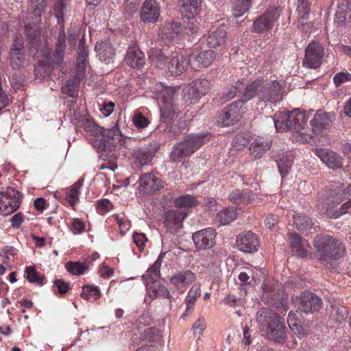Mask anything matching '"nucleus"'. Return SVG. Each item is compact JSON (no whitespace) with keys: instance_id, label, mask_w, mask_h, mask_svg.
<instances>
[{"instance_id":"dca6fc26","label":"nucleus","mask_w":351,"mask_h":351,"mask_svg":"<svg viewBox=\"0 0 351 351\" xmlns=\"http://www.w3.org/2000/svg\"><path fill=\"white\" fill-rule=\"evenodd\" d=\"M315 153L328 168L337 170L343 167V158L336 152L328 149L317 148Z\"/></svg>"},{"instance_id":"f704fd0d","label":"nucleus","mask_w":351,"mask_h":351,"mask_svg":"<svg viewBox=\"0 0 351 351\" xmlns=\"http://www.w3.org/2000/svg\"><path fill=\"white\" fill-rule=\"evenodd\" d=\"M146 284L147 289L150 292L152 291L153 295L154 297H163L168 298L169 300L171 299V295H170L168 289L160 282L158 279L150 280V282H145Z\"/></svg>"},{"instance_id":"e433bc0d","label":"nucleus","mask_w":351,"mask_h":351,"mask_svg":"<svg viewBox=\"0 0 351 351\" xmlns=\"http://www.w3.org/2000/svg\"><path fill=\"white\" fill-rule=\"evenodd\" d=\"M253 193L251 191L245 190L241 191L235 189L232 191L229 195L230 200L237 204L242 203H250L252 199Z\"/></svg>"},{"instance_id":"f257e3e1","label":"nucleus","mask_w":351,"mask_h":351,"mask_svg":"<svg viewBox=\"0 0 351 351\" xmlns=\"http://www.w3.org/2000/svg\"><path fill=\"white\" fill-rule=\"evenodd\" d=\"M284 89L276 80L256 79L246 85L243 100L247 101L256 97L260 102L276 104L282 99Z\"/></svg>"},{"instance_id":"4468645a","label":"nucleus","mask_w":351,"mask_h":351,"mask_svg":"<svg viewBox=\"0 0 351 351\" xmlns=\"http://www.w3.org/2000/svg\"><path fill=\"white\" fill-rule=\"evenodd\" d=\"M332 117L329 113L319 110L311 121L312 132L315 135H324L332 125Z\"/></svg>"},{"instance_id":"5701e85b","label":"nucleus","mask_w":351,"mask_h":351,"mask_svg":"<svg viewBox=\"0 0 351 351\" xmlns=\"http://www.w3.org/2000/svg\"><path fill=\"white\" fill-rule=\"evenodd\" d=\"M125 60L133 69H141L145 63V55L136 44L129 47Z\"/></svg>"},{"instance_id":"c03bdc74","label":"nucleus","mask_w":351,"mask_h":351,"mask_svg":"<svg viewBox=\"0 0 351 351\" xmlns=\"http://www.w3.org/2000/svg\"><path fill=\"white\" fill-rule=\"evenodd\" d=\"M251 6V0H234L232 15L239 18L248 11Z\"/></svg>"},{"instance_id":"0e129e2a","label":"nucleus","mask_w":351,"mask_h":351,"mask_svg":"<svg viewBox=\"0 0 351 351\" xmlns=\"http://www.w3.org/2000/svg\"><path fill=\"white\" fill-rule=\"evenodd\" d=\"M133 240L139 249L143 248L145 243L147 241L144 234L137 232L133 234Z\"/></svg>"},{"instance_id":"7c9ffc66","label":"nucleus","mask_w":351,"mask_h":351,"mask_svg":"<svg viewBox=\"0 0 351 351\" xmlns=\"http://www.w3.org/2000/svg\"><path fill=\"white\" fill-rule=\"evenodd\" d=\"M265 333L269 339L277 343H284L287 339L285 327L280 319L269 328L268 330H266Z\"/></svg>"},{"instance_id":"13d9d810","label":"nucleus","mask_w":351,"mask_h":351,"mask_svg":"<svg viewBox=\"0 0 351 351\" xmlns=\"http://www.w3.org/2000/svg\"><path fill=\"white\" fill-rule=\"evenodd\" d=\"M132 121L134 125L138 128H144L149 124L148 119L141 113L134 114Z\"/></svg>"},{"instance_id":"6ab92c4d","label":"nucleus","mask_w":351,"mask_h":351,"mask_svg":"<svg viewBox=\"0 0 351 351\" xmlns=\"http://www.w3.org/2000/svg\"><path fill=\"white\" fill-rule=\"evenodd\" d=\"M280 316L271 309L261 308L256 315V320L261 331L268 330L274 324L278 323Z\"/></svg>"},{"instance_id":"a18cd8bd","label":"nucleus","mask_w":351,"mask_h":351,"mask_svg":"<svg viewBox=\"0 0 351 351\" xmlns=\"http://www.w3.org/2000/svg\"><path fill=\"white\" fill-rule=\"evenodd\" d=\"M84 180L82 178L78 180L71 188L66 191V196L69 198V202L73 207L78 200L80 194L79 190L83 184Z\"/></svg>"},{"instance_id":"39448f33","label":"nucleus","mask_w":351,"mask_h":351,"mask_svg":"<svg viewBox=\"0 0 351 351\" xmlns=\"http://www.w3.org/2000/svg\"><path fill=\"white\" fill-rule=\"evenodd\" d=\"M130 138L123 137L117 125L110 129H104L101 138L93 141V147L97 152H106L107 155L112 153L117 145L127 146V141Z\"/></svg>"},{"instance_id":"0eeeda50","label":"nucleus","mask_w":351,"mask_h":351,"mask_svg":"<svg viewBox=\"0 0 351 351\" xmlns=\"http://www.w3.org/2000/svg\"><path fill=\"white\" fill-rule=\"evenodd\" d=\"M21 195L12 187H8L0 193V214L10 215L16 211L21 205Z\"/></svg>"},{"instance_id":"bb28decb","label":"nucleus","mask_w":351,"mask_h":351,"mask_svg":"<svg viewBox=\"0 0 351 351\" xmlns=\"http://www.w3.org/2000/svg\"><path fill=\"white\" fill-rule=\"evenodd\" d=\"M289 243L292 250L300 258H304L307 256L308 252L306 246H308L306 241H303L301 237L297 233H289Z\"/></svg>"},{"instance_id":"f8f14e48","label":"nucleus","mask_w":351,"mask_h":351,"mask_svg":"<svg viewBox=\"0 0 351 351\" xmlns=\"http://www.w3.org/2000/svg\"><path fill=\"white\" fill-rule=\"evenodd\" d=\"M322 305V299L316 294L304 291L300 294L299 298V309L305 313H314L318 311Z\"/></svg>"},{"instance_id":"c85d7f7f","label":"nucleus","mask_w":351,"mask_h":351,"mask_svg":"<svg viewBox=\"0 0 351 351\" xmlns=\"http://www.w3.org/2000/svg\"><path fill=\"white\" fill-rule=\"evenodd\" d=\"M226 27L224 25H220L211 30L207 37V44L210 47H217L223 45L226 38Z\"/></svg>"},{"instance_id":"1a4fd4ad","label":"nucleus","mask_w":351,"mask_h":351,"mask_svg":"<svg viewBox=\"0 0 351 351\" xmlns=\"http://www.w3.org/2000/svg\"><path fill=\"white\" fill-rule=\"evenodd\" d=\"M324 56V48L319 42L311 41L305 49V56L302 61L304 66L317 69L320 66Z\"/></svg>"},{"instance_id":"473e14b6","label":"nucleus","mask_w":351,"mask_h":351,"mask_svg":"<svg viewBox=\"0 0 351 351\" xmlns=\"http://www.w3.org/2000/svg\"><path fill=\"white\" fill-rule=\"evenodd\" d=\"M86 40L84 37L81 38L77 49V75H83L85 71L88 50L86 47Z\"/></svg>"},{"instance_id":"aec40b11","label":"nucleus","mask_w":351,"mask_h":351,"mask_svg":"<svg viewBox=\"0 0 351 351\" xmlns=\"http://www.w3.org/2000/svg\"><path fill=\"white\" fill-rule=\"evenodd\" d=\"M158 149V145L152 144L138 148L135 152V167L141 168L147 165L153 159Z\"/></svg>"},{"instance_id":"5fc2aeb1","label":"nucleus","mask_w":351,"mask_h":351,"mask_svg":"<svg viewBox=\"0 0 351 351\" xmlns=\"http://www.w3.org/2000/svg\"><path fill=\"white\" fill-rule=\"evenodd\" d=\"M51 73V66L48 63L38 64L34 68V75L36 79L42 80L49 75Z\"/></svg>"},{"instance_id":"7ed1b4c3","label":"nucleus","mask_w":351,"mask_h":351,"mask_svg":"<svg viewBox=\"0 0 351 351\" xmlns=\"http://www.w3.org/2000/svg\"><path fill=\"white\" fill-rule=\"evenodd\" d=\"M314 245L322 261L337 260L344 253L341 243L329 235L317 236L314 240Z\"/></svg>"},{"instance_id":"423d86ee","label":"nucleus","mask_w":351,"mask_h":351,"mask_svg":"<svg viewBox=\"0 0 351 351\" xmlns=\"http://www.w3.org/2000/svg\"><path fill=\"white\" fill-rule=\"evenodd\" d=\"M351 213V185L346 187L343 185L338 187L335 195L328 205L326 213L330 217L337 218L346 213Z\"/></svg>"},{"instance_id":"4c0bfd02","label":"nucleus","mask_w":351,"mask_h":351,"mask_svg":"<svg viewBox=\"0 0 351 351\" xmlns=\"http://www.w3.org/2000/svg\"><path fill=\"white\" fill-rule=\"evenodd\" d=\"M293 219L296 228L303 233H307L314 225L311 218L300 213L295 215Z\"/></svg>"},{"instance_id":"a878e982","label":"nucleus","mask_w":351,"mask_h":351,"mask_svg":"<svg viewBox=\"0 0 351 351\" xmlns=\"http://www.w3.org/2000/svg\"><path fill=\"white\" fill-rule=\"evenodd\" d=\"M271 142L269 138L258 136L250 147L251 155L256 158H261L270 149Z\"/></svg>"},{"instance_id":"37998d69","label":"nucleus","mask_w":351,"mask_h":351,"mask_svg":"<svg viewBox=\"0 0 351 351\" xmlns=\"http://www.w3.org/2000/svg\"><path fill=\"white\" fill-rule=\"evenodd\" d=\"M196 197L191 195L180 196L174 200V205L178 208H187L197 205Z\"/></svg>"},{"instance_id":"4d7b16f0","label":"nucleus","mask_w":351,"mask_h":351,"mask_svg":"<svg viewBox=\"0 0 351 351\" xmlns=\"http://www.w3.org/2000/svg\"><path fill=\"white\" fill-rule=\"evenodd\" d=\"M350 75L348 72H339L333 77V82L336 86H340L345 82H350Z\"/></svg>"},{"instance_id":"49530a36","label":"nucleus","mask_w":351,"mask_h":351,"mask_svg":"<svg viewBox=\"0 0 351 351\" xmlns=\"http://www.w3.org/2000/svg\"><path fill=\"white\" fill-rule=\"evenodd\" d=\"M76 75L73 79L66 82L65 86L62 88V93L69 95L71 97H76L77 96V84L79 83V76Z\"/></svg>"},{"instance_id":"20e7f679","label":"nucleus","mask_w":351,"mask_h":351,"mask_svg":"<svg viewBox=\"0 0 351 351\" xmlns=\"http://www.w3.org/2000/svg\"><path fill=\"white\" fill-rule=\"evenodd\" d=\"M207 134H190L183 141L176 144L172 149L170 158L173 162H180L197 151L204 143Z\"/></svg>"},{"instance_id":"4be33fe9","label":"nucleus","mask_w":351,"mask_h":351,"mask_svg":"<svg viewBox=\"0 0 351 351\" xmlns=\"http://www.w3.org/2000/svg\"><path fill=\"white\" fill-rule=\"evenodd\" d=\"M95 51L99 60L109 64L115 57V49L112 47L109 40L97 42L95 46Z\"/></svg>"},{"instance_id":"f03ea898","label":"nucleus","mask_w":351,"mask_h":351,"mask_svg":"<svg viewBox=\"0 0 351 351\" xmlns=\"http://www.w3.org/2000/svg\"><path fill=\"white\" fill-rule=\"evenodd\" d=\"M306 121V115L299 109L281 113L277 119L273 120L277 131H290L293 141L302 143H309L311 138L308 129L304 126Z\"/></svg>"},{"instance_id":"79ce46f5","label":"nucleus","mask_w":351,"mask_h":351,"mask_svg":"<svg viewBox=\"0 0 351 351\" xmlns=\"http://www.w3.org/2000/svg\"><path fill=\"white\" fill-rule=\"evenodd\" d=\"M179 89H180V86L163 87L159 93L158 99L160 100L162 104H173V101L175 99L176 92Z\"/></svg>"},{"instance_id":"72a5a7b5","label":"nucleus","mask_w":351,"mask_h":351,"mask_svg":"<svg viewBox=\"0 0 351 351\" xmlns=\"http://www.w3.org/2000/svg\"><path fill=\"white\" fill-rule=\"evenodd\" d=\"M66 49V34L64 28H60L58 33L57 44L56 47V53L54 54L52 62L59 66L63 61L64 51Z\"/></svg>"},{"instance_id":"6e6552de","label":"nucleus","mask_w":351,"mask_h":351,"mask_svg":"<svg viewBox=\"0 0 351 351\" xmlns=\"http://www.w3.org/2000/svg\"><path fill=\"white\" fill-rule=\"evenodd\" d=\"M280 15V10L279 8L270 7L267 8L265 12L254 21L252 31L261 34L272 29Z\"/></svg>"},{"instance_id":"de8ad7c7","label":"nucleus","mask_w":351,"mask_h":351,"mask_svg":"<svg viewBox=\"0 0 351 351\" xmlns=\"http://www.w3.org/2000/svg\"><path fill=\"white\" fill-rule=\"evenodd\" d=\"M25 272L26 278L29 282L36 283L40 286L45 284V276L40 275L34 266L26 267Z\"/></svg>"},{"instance_id":"338daca9","label":"nucleus","mask_w":351,"mask_h":351,"mask_svg":"<svg viewBox=\"0 0 351 351\" xmlns=\"http://www.w3.org/2000/svg\"><path fill=\"white\" fill-rule=\"evenodd\" d=\"M10 52H24L23 41L22 38H16L14 40Z\"/></svg>"},{"instance_id":"a211bd4d","label":"nucleus","mask_w":351,"mask_h":351,"mask_svg":"<svg viewBox=\"0 0 351 351\" xmlns=\"http://www.w3.org/2000/svg\"><path fill=\"white\" fill-rule=\"evenodd\" d=\"M162 187V181L153 173H144L140 177L139 189L145 193H153Z\"/></svg>"},{"instance_id":"a19ab883","label":"nucleus","mask_w":351,"mask_h":351,"mask_svg":"<svg viewBox=\"0 0 351 351\" xmlns=\"http://www.w3.org/2000/svg\"><path fill=\"white\" fill-rule=\"evenodd\" d=\"M177 117L173 104H162L160 106V119L163 123H169Z\"/></svg>"},{"instance_id":"9b49d317","label":"nucleus","mask_w":351,"mask_h":351,"mask_svg":"<svg viewBox=\"0 0 351 351\" xmlns=\"http://www.w3.org/2000/svg\"><path fill=\"white\" fill-rule=\"evenodd\" d=\"M187 213L184 211L169 210L165 213L164 225L168 232L174 234L182 228V222Z\"/></svg>"},{"instance_id":"ea45409f","label":"nucleus","mask_w":351,"mask_h":351,"mask_svg":"<svg viewBox=\"0 0 351 351\" xmlns=\"http://www.w3.org/2000/svg\"><path fill=\"white\" fill-rule=\"evenodd\" d=\"M237 213L234 207H228L217 214L216 219L221 225L228 224L236 219Z\"/></svg>"},{"instance_id":"774afa93","label":"nucleus","mask_w":351,"mask_h":351,"mask_svg":"<svg viewBox=\"0 0 351 351\" xmlns=\"http://www.w3.org/2000/svg\"><path fill=\"white\" fill-rule=\"evenodd\" d=\"M155 54L156 58V65L158 67L163 66L166 61L169 58L165 56V53L160 50H156Z\"/></svg>"},{"instance_id":"69168bd1","label":"nucleus","mask_w":351,"mask_h":351,"mask_svg":"<svg viewBox=\"0 0 351 351\" xmlns=\"http://www.w3.org/2000/svg\"><path fill=\"white\" fill-rule=\"evenodd\" d=\"M206 327V325L204 318L203 317H200L193 324L192 329L194 330V333H196L198 330V333L202 335Z\"/></svg>"},{"instance_id":"680f3d73","label":"nucleus","mask_w":351,"mask_h":351,"mask_svg":"<svg viewBox=\"0 0 351 351\" xmlns=\"http://www.w3.org/2000/svg\"><path fill=\"white\" fill-rule=\"evenodd\" d=\"M160 275V271L152 265L148 269L147 274L143 276V278H144L145 282H150V280L158 279Z\"/></svg>"},{"instance_id":"b1692460","label":"nucleus","mask_w":351,"mask_h":351,"mask_svg":"<svg viewBox=\"0 0 351 351\" xmlns=\"http://www.w3.org/2000/svg\"><path fill=\"white\" fill-rule=\"evenodd\" d=\"M196 280L195 274L190 270H183L173 275L169 281L178 289L181 290L191 285Z\"/></svg>"},{"instance_id":"9d476101","label":"nucleus","mask_w":351,"mask_h":351,"mask_svg":"<svg viewBox=\"0 0 351 351\" xmlns=\"http://www.w3.org/2000/svg\"><path fill=\"white\" fill-rule=\"evenodd\" d=\"M244 102L245 101L242 98L225 108L223 112L218 116V123L222 127H227L237 122L240 117V109Z\"/></svg>"},{"instance_id":"c756f323","label":"nucleus","mask_w":351,"mask_h":351,"mask_svg":"<svg viewBox=\"0 0 351 351\" xmlns=\"http://www.w3.org/2000/svg\"><path fill=\"white\" fill-rule=\"evenodd\" d=\"M280 175L284 177L287 175L289 169L293 160V155L288 152L280 151L274 156Z\"/></svg>"},{"instance_id":"c9c22d12","label":"nucleus","mask_w":351,"mask_h":351,"mask_svg":"<svg viewBox=\"0 0 351 351\" xmlns=\"http://www.w3.org/2000/svg\"><path fill=\"white\" fill-rule=\"evenodd\" d=\"M46 0H31L32 13L34 16L32 23L39 24L41 22V15L46 11Z\"/></svg>"},{"instance_id":"58836bf2","label":"nucleus","mask_w":351,"mask_h":351,"mask_svg":"<svg viewBox=\"0 0 351 351\" xmlns=\"http://www.w3.org/2000/svg\"><path fill=\"white\" fill-rule=\"evenodd\" d=\"M328 315L330 319L341 323L348 316V312L343 306L331 305L328 309Z\"/></svg>"},{"instance_id":"603ef678","label":"nucleus","mask_w":351,"mask_h":351,"mask_svg":"<svg viewBox=\"0 0 351 351\" xmlns=\"http://www.w3.org/2000/svg\"><path fill=\"white\" fill-rule=\"evenodd\" d=\"M294 315L292 311L289 312L287 317L288 325L291 331L296 335L298 337L301 338L306 332L304 327L297 322V320L292 319L291 316Z\"/></svg>"},{"instance_id":"2eb2a0df","label":"nucleus","mask_w":351,"mask_h":351,"mask_svg":"<svg viewBox=\"0 0 351 351\" xmlns=\"http://www.w3.org/2000/svg\"><path fill=\"white\" fill-rule=\"evenodd\" d=\"M216 236L215 230L213 228H206L195 232L193 240L198 250L211 248L215 244Z\"/></svg>"},{"instance_id":"bf43d9fd","label":"nucleus","mask_w":351,"mask_h":351,"mask_svg":"<svg viewBox=\"0 0 351 351\" xmlns=\"http://www.w3.org/2000/svg\"><path fill=\"white\" fill-rule=\"evenodd\" d=\"M67 0H57L54 5V12L56 17L59 19H62L63 10L66 6V2Z\"/></svg>"},{"instance_id":"393cba45","label":"nucleus","mask_w":351,"mask_h":351,"mask_svg":"<svg viewBox=\"0 0 351 351\" xmlns=\"http://www.w3.org/2000/svg\"><path fill=\"white\" fill-rule=\"evenodd\" d=\"M186 89L191 99H199L208 92L209 82L204 78L197 79L191 82Z\"/></svg>"},{"instance_id":"052dcab7","label":"nucleus","mask_w":351,"mask_h":351,"mask_svg":"<svg viewBox=\"0 0 351 351\" xmlns=\"http://www.w3.org/2000/svg\"><path fill=\"white\" fill-rule=\"evenodd\" d=\"M29 43L30 45V49L38 51L40 45V36L38 33L34 32L32 35H28Z\"/></svg>"},{"instance_id":"09e8293b","label":"nucleus","mask_w":351,"mask_h":351,"mask_svg":"<svg viewBox=\"0 0 351 351\" xmlns=\"http://www.w3.org/2000/svg\"><path fill=\"white\" fill-rule=\"evenodd\" d=\"M81 296L86 300L95 301L100 297V291L97 287L85 285L83 287Z\"/></svg>"},{"instance_id":"864d4df0","label":"nucleus","mask_w":351,"mask_h":351,"mask_svg":"<svg viewBox=\"0 0 351 351\" xmlns=\"http://www.w3.org/2000/svg\"><path fill=\"white\" fill-rule=\"evenodd\" d=\"M66 268L69 272L77 276L82 274L87 269L86 266L84 263L71 261L66 263Z\"/></svg>"},{"instance_id":"3c124183","label":"nucleus","mask_w":351,"mask_h":351,"mask_svg":"<svg viewBox=\"0 0 351 351\" xmlns=\"http://www.w3.org/2000/svg\"><path fill=\"white\" fill-rule=\"evenodd\" d=\"M180 30V25L177 22L167 24L162 27V34L166 36L168 41L172 40Z\"/></svg>"},{"instance_id":"cd10ccee","label":"nucleus","mask_w":351,"mask_h":351,"mask_svg":"<svg viewBox=\"0 0 351 351\" xmlns=\"http://www.w3.org/2000/svg\"><path fill=\"white\" fill-rule=\"evenodd\" d=\"M190 58L192 66L196 69L209 66L215 59L216 54L213 50H206L198 54L193 53Z\"/></svg>"},{"instance_id":"412c9836","label":"nucleus","mask_w":351,"mask_h":351,"mask_svg":"<svg viewBox=\"0 0 351 351\" xmlns=\"http://www.w3.org/2000/svg\"><path fill=\"white\" fill-rule=\"evenodd\" d=\"M237 243L239 250L244 252L252 253L258 250L257 238L251 231L243 232L238 236Z\"/></svg>"},{"instance_id":"f3484780","label":"nucleus","mask_w":351,"mask_h":351,"mask_svg":"<svg viewBox=\"0 0 351 351\" xmlns=\"http://www.w3.org/2000/svg\"><path fill=\"white\" fill-rule=\"evenodd\" d=\"M191 64V58L182 53H173L169 58L167 69L171 75H180Z\"/></svg>"},{"instance_id":"8fccbe9b","label":"nucleus","mask_w":351,"mask_h":351,"mask_svg":"<svg viewBox=\"0 0 351 351\" xmlns=\"http://www.w3.org/2000/svg\"><path fill=\"white\" fill-rule=\"evenodd\" d=\"M9 58L12 69L18 70L23 66L25 62V55L24 52H10Z\"/></svg>"},{"instance_id":"2f4dec72","label":"nucleus","mask_w":351,"mask_h":351,"mask_svg":"<svg viewBox=\"0 0 351 351\" xmlns=\"http://www.w3.org/2000/svg\"><path fill=\"white\" fill-rule=\"evenodd\" d=\"M181 12L186 19H193L200 11L202 0H180Z\"/></svg>"},{"instance_id":"ddd939ff","label":"nucleus","mask_w":351,"mask_h":351,"mask_svg":"<svg viewBox=\"0 0 351 351\" xmlns=\"http://www.w3.org/2000/svg\"><path fill=\"white\" fill-rule=\"evenodd\" d=\"M160 7L156 0H145L140 11L141 20L144 23H154L159 19Z\"/></svg>"},{"instance_id":"e2e57ef3","label":"nucleus","mask_w":351,"mask_h":351,"mask_svg":"<svg viewBox=\"0 0 351 351\" xmlns=\"http://www.w3.org/2000/svg\"><path fill=\"white\" fill-rule=\"evenodd\" d=\"M54 287L58 289V293L62 295L67 293L70 288L69 284L62 279L56 280Z\"/></svg>"},{"instance_id":"6e6d98bb","label":"nucleus","mask_w":351,"mask_h":351,"mask_svg":"<svg viewBox=\"0 0 351 351\" xmlns=\"http://www.w3.org/2000/svg\"><path fill=\"white\" fill-rule=\"evenodd\" d=\"M201 295L200 285L199 284H195L189 290L185 301H191L195 302L197 299Z\"/></svg>"}]
</instances>
